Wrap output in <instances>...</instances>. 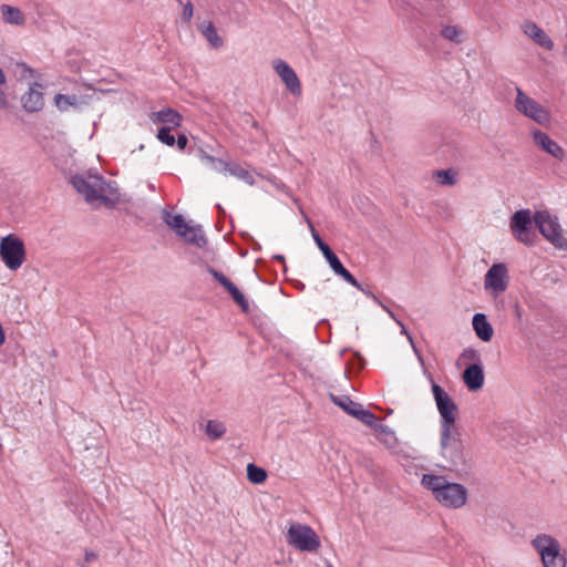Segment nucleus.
<instances>
[{
  "instance_id": "a18cd8bd",
  "label": "nucleus",
  "mask_w": 567,
  "mask_h": 567,
  "mask_svg": "<svg viewBox=\"0 0 567 567\" xmlns=\"http://www.w3.org/2000/svg\"><path fill=\"white\" fill-rule=\"evenodd\" d=\"M378 305L396 322V320H399L394 312L389 308L386 307L381 300L380 302H378Z\"/></svg>"
},
{
  "instance_id": "f704fd0d",
  "label": "nucleus",
  "mask_w": 567,
  "mask_h": 567,
  "mask_svg": "<svg viewBox=\"0 0 567 567\" xmlns=\"http://www.w3.org/2000/svg\"><path fill=\"white\" fill-rule=\"evenodd\" d=\"M247 477L254 484H261L267 480V472L250 463L247 465Z\"/></svg>"
},
{
  "instance_id": "39448f33",
  "label": "nucleus",
  "mask_w": 567,
  "mask_h": 567,
  "mask_svg": "<svg viewBox=\"0 0 567 567\" xmlns=\"http://www.w3.org/2000/svg\"><path fill=\"white\" fill-rule=\"evenodd\" d=\"M532 545L544 567H566L567 559L559 542L554 537L546 534L538 535L533 539Z\"/></svg>"
},
{
  "instance_id": "37998d69",
  "label": "nucleus",
  "mask_w": 567,
  "mask_h": 567,
  "mask_svg": "<svg viewBox=\"0 0 567 567\" xmlns=\"http://www.w3.org/2000/svg\"><path fill=\"white\" fill-rule=\"evenodd\" d=\"M187 137L185 135H179L177 140H175V143L177 144L178 150H184L187 145Z\"/></svg>"
},
{
  "instance_id": "aec40b11",
  "label": "nucleus",
  "mask_w": 567,
  "mask_h": 567,
  "mask_svg": "<svg viewBox=\"0 0 567 567\" xmlns=\"http://www.w3.org/2000/svg\"><path fill=\"white\" fill-rule=\"evenodd\" d=\"M463 381L470 391H477L484 384L483 368L477 364H471L463 373Z\"/></svg>"
},
{
  "instance_id": "49530a36",
  "label": "nucleus",
  "mask_w": 567,
  "mask_h": 567,
  "mask_svg": "<svg viewBox=\"0 0 567 567\" xmlns=\"http://www.w3.org/2000/svg\"><path fill=\"white\" fill-rule=\"evenodd\" d=\"M19 68L21 69V75L22 76L25 78L27 73H29L30 76H32L33 71L31 69L27 68L24 64L19 65Z\"/></svg>"
},
{
  "instance_id": "20e7f679",
  "label": "nucleus",
  "mask_w": 567,
  "mask_h": 567,
  "mask_svg": "<svg viewBox=\"0 0 567 567\" xmlns=\"http://www.w3.org/2000/svg\"><path fill=\"white\" fill-rule=\"evenodd\" d=\"M440 445L441 455L452 470L460 474L471 470L472 462L462 442L460 429L441 431Z\"/></svg>"
},
{
  "instance_id": "1a4fd4ad",
  "label": "nucleus",
  "mask_w": 567,
  "mask_h": 567,
  "mask_svg": "<svg viewBox=\"0 0 567 567\" xmlns=\"http://www.w3.org/2000/svg\"><path fill=\"white\" fill-rule=\"evenodd\" d=\"M514 106L517 112L539 125L547 126L550 123L549 111L536 100L524 93L520 87H516Z\"/></svg>"
},
{
  "instance_id": "58836bf2",
  "label": "nucleus",
  "mask_w": 567,
  "mask_h": 567,
  "mask_svg": "<svg viewBox=\"0 0 567 567\" xmlns=\"http://www.w3.org/2000/svg\"><path fill=\"white\" fill-rule=\"evenodd\" d=\"M461 358L464 359V360L478 361L480 360V354L474 349H466V350L463 351Z\"/></svg>"
},
{
  "instance_id": "f8f14e48",
  "label": "nucleus",
  "mask_w": 567,
  "mask_h": 567,
  "mask_svg": "<svg viewBox=\"0 0 567 567\" xmlns=\"http://www.w3.org/2000/svg\"><path fill=\"white\" fill-rule=\"evenodd\" d=\"M508 287V269L505 264L492 265L484 277V289L494 298L506 291Z\"/></svg>"
},
{
  "instance_id": "412c9836",
  "label": "nucleus",
  "mask_w": 567,
  "mask_h": 567,
  "mask_svg": "<svg viewBox=\"0 0 567 567\" xmlns=\"http://www.w3.org/2000/svg\"><path fill=\"white\" fill-rule=\"evenodd\" d=\"M472 324L478 339L484 342L492 340L494 329L484 313H475L473 316Z\"/></svg>"
},
{
  "instance_id": "79ce46f5",
  "label": "nucleus",
  "mask_w": 567,
  "mask_h": 567,
  "mask_svg": "<svg viewBox=\"0 0 567 567\" xmlns=\"http://www.w3.org/2000/svg\"><path fill=\"white\" fill-rule=\"evenodd\" d=\"M357 289L363 292L367 297L371 298L375 303L380 302V299L375 295H373L369 289L364 288L362 285L361 288Z\"/></svg>"
},
{
  "instance_id": "2f4dec72",
  "label": "nucleus",
  "mask_w": 567,
  "mask_h": 567,
  "mask_svg": "<svg viewBox=\"0 0 567 567\" xmlns=\"http://www.w3.org/2000/svg\"><path fill=\"white\" fill-rule=\"evenodd\" d=\"M164 221L167 226L174 229L177 235H179L186 225H188L185 218L179 214L165 213Z\"/></svg>"
},
{
  "instance_id": "a211bd4d",
  "label": "nucleus",
  "mask_w": 567,
  "mask_h": 567,
  "mask_svg": "<svg viewBox=\"0 0 567 567\" xmlns=\"http://www.w3.org/2000/svg\"><path fill=\"white\" fill-rule=\"evenodd\" d=\"M533 140L538 147L556 159L563 161L565 158V151L563 147L551 140L548 134L539 130H535L533 132Z\"/></svg>"
},
{
  "instance_id": "c756f323",
  "label": "nucleus",
  "mask_w": 567,
  "mask_h": 567,
  "mask_svg": "<svg viewBox=\"0 0 567 567\" xmlns=\"http://www.w3.org/2000/svg\"><path fill=\"white\" fill-rule=\"evenodd\" d=\"M202 33L214 49H218L223 45V40L213 23L208 22L204 24L202 27Z\"/></svg>"
},
{
  "instance_id": "9b49d317",
  "label": "nucleus",
  "mask_w": 567,
  "mask_h": 567,
  "mask_svg": "<svg viewBox=\"0 0 567 567\" xmlns=\"http://www.w3.org/2000/svg\"><path fill=\"white\" fill-rule=\"evenodd\" d=\"M534 216L529 209H520L513 214L509 220V229L519 243L533 246L536 234L533 231Z\"/></svg>"
},
{
  "instance_id": "393cba45",
  "label": "nucleus",
  "mask_w": 567,
  "mask_h": 567,
  "mask_svg": "<svg viewBox=\"0 0 567 567\" xmlns=\"http://www.w3.org/2000/svg\"><path fill=\"white\" fill-rule=\"evenodd\" d=\"M0 12L2 14V19L6 23L13 25H22L25 22L24 14L22 11L9 4H2L0 7Z\"/></svg>"
},
{
  "instance_id": "2eb2a0df",
  "label": "nucleus",
  "mask_w": 567,
  "mask_h": 567,
  "mask_svg": "<svg viewBox=\"0 0 567 567\" xmlns=\"http://www.w3.org/2000/svg\"><path fill=\"white\" fill-rule=\"evenodd\" d=\"M207 271L229 292L233 300L241 308L244 312L249 310V305L244 293L223 272L212 267H209Z\"/></svg>"
},
{
  "instance_id": "f3484780",
  "label": "nucleus",
  "mask_w": 567,
  "mask_h": 567,
  "mask_svg": "<svg viewBox=\"0 0 567 567\" xmlns=\"http://www.w3.org/2000/svg\"><path fill=\"white\" fill-rule=\"evenodd\" d=\"M207 271L229 292L233 300L241 308L244 312L249 310V305L244 293L223 272L212 267H209Z\"/></svg>"
},
{
  "instance_id": "a878e982",
  "label": "nucleus",
  "mask_w": 567,
  "mask_h": 567,
  "mask_svg": "<svg viewBox=\"0 0 567 567\" xmlns=\"http://www.w3.org/2000/svg\"><path fill=\"white\" fill-rule=\"evenodd\" d=\"M54 105L60 112H66L70 107H78L81 103L76 95L56 94L54 96Z\"/></svg>"
},
{
  "instance_id": "6ab92c4d",
  "label": "nucleus",
  "mask_w": 567,
  "mask_h": 567,
  "mask_svg": "<svg viewBox=\"0 0 567 567\" xmlns=\"http://www.w3.org/2000/svg\"><path fill=\"white\" fill-rule=\"evenodd\" d=\"M522 30L528 38H530L538 45L549 51L554 49V42L545 33V31L540 29L535 22L525 21L522 24Z\"/></svg>"
},
{
  "instance_id": "c03bdc74",
  "label": "nucleus",
  "mask_w": 567,
  "mask_h": 567,
  "mask_svg": "<svg viewBox=\"0 0 567 567\" xmlns=\"http://www.w3.org/2000/svg\"><path fill=\"white\" fill-rule=\"evenodd\" d=\"M319 249L321 250L326 259L334 254L326 243L321 247H319Z\"/></svg>"
},
{
  "instance_id": "0eeeda50",
  "label": "nucleus",
  "mask_w": 567,
  "mask_h": 567,
  "mask_svg": "<svg viewBox=\"0 0 567 567\" xmlns=\"http://www.w3.org/2000/svg\"><path fill=\"white\" fill-rule=\"evenodd\" d=\"M0 257L8 269L18 270L27 258L23 240L14 234L2 237L0 239Z\"/></svg>"
},
{
  "instance_id": "7ed1b4c3",
  "label": "nucleus",
  "mask_w": 567,
  "mask_h": 567,
  "mask_svg": "<svg viewBox=\"0 0 567 567\" xmlns=\"http://www.w3.org/2000/svg\"><path fill=\"white\" fill-rule=\"evenodd\" d=\"M440 445L441 455L452 470L460 474L471 470L472 462L462 442L460 429L441 431Z\"/></svg>"
},
{
  "instance_id": "6e6552de",
  "label": "nucleus",
  "mask_w": 567,
  "mask_h": 567,
  "mask_svg": "<svg viewBox=\"0 0 567 567\" xmlns=\"http://www.w3.org/2000/svg\"><path fill=\"white\" fill-rule=\"evenodd\" d=\"M534 223L540 234L557 249H567V239L563 235L561 226L556 216L548 212H536Z\"/></svg>"
},
{
  "instance_id": "ea45409f",
  "label": "nucleus",
  "mask_w": 567,
  "mask_h": 567,
  "mask_svg": "<svg viewBox=\"0 0 567 567\" xmlns=\"http://www.w3.org/2000/svg\"><path fill=\"white\" fill-rule=\"evenodd\" d=\"M193 17V4L190 2H187L183 8V19L186 22H189Z\"/></svg>"
},
{
  "instance_id": "cd10ccee",
  "label": "nucleus",
  "mask_w": 567,
  "mask_h": 567,
  "mask_svg": "<svg viewBox=\"0 0 567 567\" xmlns=\"http://www.w3.org/2000/svg\"><path fill=\"white\" fill-rule=\"evenodd\" d=\"M433 177L443 186H453L457 182V173L453 168L435 171Z\"/></svg>"
},
{
  "instance_id": "c85d7f7f",
  "label": "nucleus",
  "mask_w": 567,
  "mask_h": 567,
  "mask_svg": "<svg viewBox=\"0 0 567 567\" xmlns=\"http://www.w3.org/2000/svg\"><path fill=\"white\" fill-rule=\"evenodd\" d=\"M464 34L463 29L457 25H444L441 29V35L455 44H460L464 41Z\"/></svg>"
},
{
  "instance_id": "7c9ffc66",
  "label": "nucleus",
  "mask_w": 567,
  "mask_h": 567,
  "mask_svg": "<svg viewBox=\"0 0 567 567\" xmlns=\"http://www.w3.org/2000/svg\"><path fill=\"white\" fill-rule=\"evenodd\" d=\"M200 161L203 162V164L210 167L217 173H226L227 166L229 164V162L207 155L206 153H203L200 155Z\"/></svg>"
},
{
  "instance_id": "f257e3e1",
  "label": "nucleus",
  "mask_w": 567,
  "mask_h": 567,
  "mask_svg": "<svg viewBox=\"0 0 567 567\" xmlns=\"http://www.w3.org/2000/svg\"><path fill=\"white\" fill-rule=\"evenodd\" d=\"M70 183L84 200L94 207H113L121 200L115 183L107 182L99 174H76L70 178Z\"/></svg>"
},
{
  "instance_id": "f03ea898",
  "label": "nucleus",
  "mask_w": 567,
  "mask_h": 567,
  "mask_svg": "<svg viewBox=\"0 0 567 567\" xmlns=\"http://www.w3.org/2000/svg\"><path fill=\"white\" fill-rule=\"evenodd\" d=\"M424 488L432 492L434 498L444 507L461 508L466 504L467 489L458 483L449 482L442 475L424 474L421 478Z\"/></svg>"
},
{
  "instance_id": "473e14b6",
  "label": "nucleus",
  "mask_w": 567,
  "mask_h": 567,
  "mask_svg": "<svg viewBox=\"0 0 567 567\" xmlns=\"http://www.w3.org/2000/svg\"><path fill=\"white\" fill-rule=\"evenodd\" d=\"M332 402L340 406L344 412H347L349 415L352 416V411L357 410L361 404L353 402L349 396L347 395H330Z\"/></svg>"
},
{
  "instance_id": "72a5a7b5",
  "label": "nucleus",
  "mask_w": 567,
  "mask_h": 567,
  "mask_svg": "<svg viewBox=\"0 0 567 567\" xmlns=\"http://www.w3.org/2000/svg\"><path fill=\"white\" fill-rule=\"evenodd\" d=\"M205 432L212 440L220 439L226 433V426L217 420H209L206 424Z\"/></svg>"
},
{
  "instance_id": "4c0bfd02",
  "label": "nucleus",
  "mask_w": 567,
  "mask_h": 567,
  "mask_svg": "<svg viewBox=\"0 0 567 567\" xmlns=\"http://www.w3.org/2000/svg\"><path fill=\"white\" fill-rule=\"evenodd\" d=\"M396 323L400 326L401 328V333L406 336V338L409 339L410 343L412 344L413 347V350L415 351V353L417 354L419 359H421V354L420 352L416 350L415 346H414V342H413V339L411 337V334L409 333V331L406 330L405 326L403 324V322L399 319L396 320Z\"/></svg>"
},
{
  "instance_id": "5701e85b",
  "label": "nucleus",
  "mask_w": 567,
  "mask_h": 567,
  "mask_svg": "<svg viewBox=\"0 0 567 567\" xmlns=\"http://www.w3.org/2000/svg\"><path fill=\"white\" fill-rule=\"evenodd\" d=\"M182 120V115L173 109H163L152 116L154 123H163L171 128L181 126Z\"/></svg>"
},
{
  "instance_id": "9d476101",
  "label": "nucleus",
  "mask_w": 567,
  "mask_h": 567,
  "mask_svg": "<svg viewBox=\"0 0 567 567\" xmlns=\"http://www.w3.org/2000/svg\"><path fill=\"white\" fill-rule=\"evenodd\" d=\"M432 393L441 416V431L458 429L455 424L457 405L452 398L436 383L432 384Z\"/></svg>"
},
{
  "instance_id": "ddd939ff",
  "label": "nucleus",
  "mask_w": 567,
  "mask_h": 567,
  "mask_svg": "<svg viewBox=\"0 0 567 567\" xmlns=\"http://www.w3.org/2000/svg\"><path fill=\"white\" fill-rule=\"evenodd\" d=\"M271 66L292 96L302 94V85L296 71L282 59H274Z\"/></svg>"
},
{
  "instance_id": "a19ab883",
  "label": "nucleus",
  "mask_w": 567,
  "mask_h": 567,
  "mask_svg": "<svg viewBox=\"0 0 567 567\" xmlns=\"http://www.w3.org/2000/svg\"><path fill=\"white\" fill-rule=\"evenodd\" d=\"M308 224L311 229V235H312L313 240L316 241L318 248L321 247L324 244V241L322 240L320 235L316 231V229L313 228L312 224L309 220H308Z\"/></svg>"
},
{
  "instance_id": "dca6fc26",
  "label": "nucleus",
  "mask_w": 567,
  "mask_h": 567,
  "mask_svg": "<svg viewBox=\"0 0 567 567\" xmlns=\"http://www.w3.org/2000/svg\"><path fill=\"white\" fill-rule=\"evenodd\" d=\"M207 271L229 292L233 300L241 308L244 312L249 310V305L244 293L223 272L212 267H209Z\"/></svg>"
},
{
  "instance_id": "4468645a",
  "label": "nucleus",
  "mask_w": 567,
  "mask_h": 567,
  "mask_svg": "<svg viewBox=\"0 0 567 567\" xmlns=\"http://www.w3.org/2000/svg\"><path fill=\"white\" fill-rule=\"evenodd\" d=\"M22 107L28 113L40 112L44 106L43 86L34 82L21 96Z\"/></svg>"
},
{
  "instance_id": "4be33fe9",
  "label": "nucleus",
  "mask_w": 567,
  "mask_h": 567,
  "mask_svg": "<svg viewBox=\"0 0 567 567\" xmlns=\"http://www.w3.org/2000/svg\"><path fill=\"white\" fill-rule=\"evenodd\" d=\"M178 236L198 248H203L207 244L204 230L199 225H186Z\"/></svg>"
},
{
  "instance_id": "423d86ee",
  "label": "nucleus",
  "mask_w": 567,
  "mask_h": 567,
  "mask_svg": "<svg viewBox=\"0 0 567 567\" xmlns=\"http://www.w3.org/2000/svg\"><path fill=\"white\" fill-rule=\"evenodd\" d=\"M286 540L289 546L300 551L313 553L321 546L320 538L312 527L296 522L289 525Z\"/></svg>"
},
{
  "instance_id": "b1692460",
  "label": "nucleus",
  "mask_w": 567,
  "mask_h": 567,
  "mask_svg": "<svg viewBox=\"0 0 567 567\" xmlns=\"http://www.w3.org/2000/svg\"><path fill=\"white\" fill-rule=\"evenodd\" d=\"M336 275L354 288H361V284L343 267L336 254L326 259Z\"/></svg>"
},
{
  "instance_id": "c9c22d12",
  "label": "nucleus",
  "mask_w": 567,
  "mask_h": 567,
  "mask_svg": "<svg viewBox=\"0 0 567 567\" xmlns=\"http://www.w3.org/2000/svg\"><path fill=\"white\" fill-rule=\"evenodd\" d=\"M352 416L368 426L373 427L377 425L375 415L371 411L363 409L362 405H360L357 410L352 411Z\"/></svg>"
},
{
  "instance_id": "bb28decb",
  "label": "nucleus",
  "mask_w": 567,
  "mask_h": 567,
  "mask_svg": "<svg viewBox=\"0 0 567 567\" xmlns=\"http://www.w3.org/2000/svg\"><path fill=\"white\" fill-rule=\"evenodd\" d=\"M226 173L245 182L246 184H248L250 186L255 184L254 175L249 171L245 169L244 167H241L240 165H238L236 163H229L227 166Z\"/></svg>"
},
{
  "instance_id": "e433bc0d",
  "label": "nucleus",
  "mask_w": 567,
  "mask_h": 567,
  "mask_svg": "<svg viewBox=\"0 0 567 567\" xmlns=\"http://www.w3.org/2000/svg\"><path fill=\"white\" fill-rule=\"evenodd\" d=\"M171 126H164L157 133L158 141L167 146L175 145V137L171 134Z\"/></svg>"
}]
</instances>
